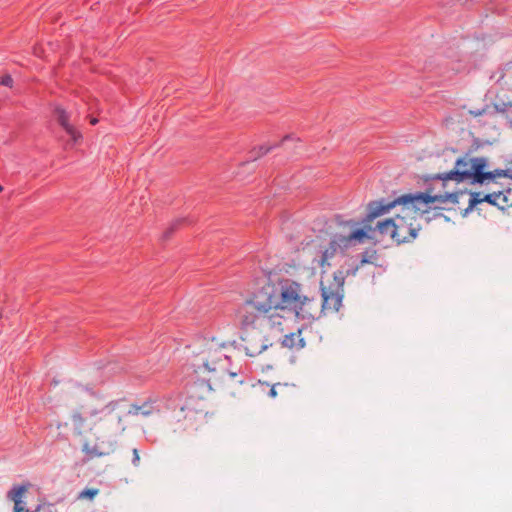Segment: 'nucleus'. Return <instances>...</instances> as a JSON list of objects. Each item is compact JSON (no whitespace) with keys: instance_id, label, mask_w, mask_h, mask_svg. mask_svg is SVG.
<instances>
[{"instance_id":"2","label":"nucleus","mask_w":512,"mask_h":512,"mask_svg":"<svg viewBox=\"0 0 512 512\" xmlns=\"http://www.w3.org/2000/svg\"><path fill=\"white\" fill-rule=\"evenodd\" d=\"M286 312L307 320L315 319L319 312L317 302L303 293L299 283L289 279L262 286L241 306L238 318L246 328L259 326L282 332Z\"/></svg>"},{"instance_id":"9","label":"nucleus","mask_w":512,"mask_h":512,"mask_svg":"<svg viewBox=\"0 0 512 512\" xmlns=\"http://www.w3.org/2000/svg\"><path fill=\"white\" fill-rule=\"evenodd\" d=\"M373 220H368V214L363 220V226H354V230H363L366 236L363 238V243L366 240L384 239L386 237L395 241V223L394 218H388L383 221H378L375 226H372Z\"/></svg>"},{"instance_id":"14","label":"nucleus","mask_w":512,"mask_h":512,"mask_svg":"<svg viewBox=\"0 0 512 512\" xmlns=\"http://www.w3.org/2000/svg\"><path fill=\"white\" fill-rule=\"evenodd\" d=\"M55 114H56L58 123L63 127V129L65 131L67 129H70V127L72 125L69 123V120H68L69 117H68V114L66 113V111L64 109L58 107L55 110Z\"/></svg>"},{"instance_id":"7","label":"nucleus","mask_w":512,"mask_h":512,"mask_svg":"<svg viewBox=\"0 0 512 512\" xmlns=\"http://www.w3.org/2000/svg\"><path fill=\"white\" fill-rule=\"evenodd\" d=\"M357 222L348 220L340 224V232L333 235L329 246L324 250L322 257L319 261L321 267L329 265V260L332 259L339 251H344L356 244L363 243V238L366 236L363 230H354Z\"/></svg>"},{"instance_id":"8","label":"nucleus","mask_w":512,"mask_h":512,"mask_svg":"<svg viewBox=\"0 0 512 512\" xmlns=\"http://www.w3.org/2000/svg\"><path fill=\"white\" fill-rule=\"evenodd\" d=\"M346 273L342 270L336 271L333 280L329 284L321 282L322 305L321 312L324 314L338 312L344 296V282Z\"/></svg>"},{"instance_id":"20","label":"nucleus","mask_w":512,"mask_h":512,"mask_svg":"<svg viewBox=\"0 0 512 512\" xmlns=\"http://www.w3.org/2000/svg\"><path fill=\"white\" fill-rule=\"evenodd\" d=\"M12 83H13V79H12V77L10 75H5L1 79V84L4 85V86L11 87Z\"/></svg>"},{"instance_id":"12","label":"nucleus","mask_w":512,"mask_h":512,"mask_svg":"<svg viewBox=\"0 0 512 512\" xmlns=\"http://www.w3.org/2000/svg\"><path fill=\"white\" fill-rule=\"evenodd\" d=\"M511 190H494V206L501 210L512 206V200L510 199Z\"/></svg>"},{"instance_id":"27","label":"nucleus","mask_w":512,"mask_h":512,"mask_svg":"<svg viewBox=\"0 0 512 512\" xmlns=\"http://www.w3.org/2000/svg\"><path fill=\"white\" fill-rule=\"evenodd\" d=\"M2 190H3V187L0 185V192H2Z\"/></svg>"},{"instance_id":"17","label":"nucleus","mask_w":512,"mask_h":512,"mask_svg":"<svg viewBox=\"0 0 512 512\" xmlns=\"http://www.w3.org/2000/svg\"><path fill=\"white\" fill-rule=\"evenodd\" d=\"M66 132L70 135L74 142H78L82 138L81 133L77 131L73 126H71L70 129H67Z\"/></svg>"},{"instance_id":"18","label":"nucleus","mask_w":512,"mask_h":512,"mask_svg":"<svg viewBox=\"0 0 512 512\" xmlns=\"http://www.w3.org/2000/svg\"><path fill=\"white\" fill-rule=\"evenodd\" d=\"M501 79L504 80L506 84L512 79V63L505 70L504 74L501 76Z\"/></svg>"},{"instance_id":"24","label":"nucleus","mask_w":512,"mask_h":512,"mask_svg":"<svg viewBox=\"0 0 512 512\" xmlns=\"http://www.w3.org/2000/svg\"><path fill=\"white\" fill-rule=\"evenodd\" d=\"M269 395L271 397H276L277 396V391H276V385L272 386L270 391H269Z\"/></svg>"},{"instance_id":"16","label":"nucleus","mask_w":512,"mask_h":512,"mask_svg":"<svg viewBox=\"0 0 512 512\" xmlns=\"http://www.w3.org/2000/svg\"><path fill=\"white\" fill-rule=\"evenodd\" d=\"M99 494L97 488H86L79 493L78 499L81 500H93Z\"/></svg>"},{"instance_id":"6","label":"nucleus","mask_w":512,"mask_h":512,"mask_svg":"<svg viewBox=\"0 0 512 512\" xmlns=\"http://www.w3.org/2000/svg\"><path fill=\"white\" fill-rule=\"evenodd\" d=\"M357 222L348 220L340 224V232L333 235L329 246L324 250L322 257L319 261L321 267L329 265V260L332 259L339 251H344L356 244L363 243V238L366 236L363 230H354Z\"/></svg>"},{"instance_id":"15","label":"nucleus","mask_w":512,"mask_h":512,"mask_svg":"<svg viewBox=\"0 0 512 512\" xmlns=\"http://www.w3.org/2000/svg\"><path fill=\"white\" fill-rule=\"evenodd\" d=\"M27 489L25 486H17L14 487L9 493L8 497L16 503V501H22Z\"/></svg>"},{"instance_id":"11","label":"nucleus","mask_w":512,"mask_h":512,"mask_svg":"<svg viewBox=\"0 0 512 512\" xmlns=\"http://www.w3.org/2000/svg\"><path fill=\"white\" fill-rule=\"evenodd\" d=\"M461 194L463 193V196H460L458 198V202H460V199L463 198L464 196H466L467 194H469V200H468V207L465 209V211H469V210H472L476 205L482 203V202H487L491 205H494V191L484 195L483 197L481 196L480 193H467L465 191H461L460 192Z\"/></svg>"},{"instance_id":"23","label":"nucleus","mask_w":512,"mask_h":512,"mask_svg":"<svg viewBox=\"0 0 512 512\" xmlns=\"http://www.w3.org/2000/svg\"><path fill=\"white\" fill-rule=\"evenodd\" d=\"M180 222H181V220H176V222H175V223H173V225L171 226V228L165 232V234H164V235H165V237H168V236H169V234L172 232V230H173V229H174V228H175V227H176Z\"/></svg>"},{"instance_id":"21","label":"nucleus","mask_w":512,"mask_h":512,"mask_svg":"<svg viewBox=\"0 0 512 512\" xmlns=\"http://www.w3.org/2000/svg\"><path fill=\"white\" fill-rule=\"evenodd\" d=\"M132 462H133L134 466H138L139 463H140L139 451L136 448L133 449V460H132Z\"/></svg>"},{"instance_id":"25","label":"nucleus","mask_w":512,"mask_h":512,"mask_svg":"<svg viewBox=\"0 0 512 512\" xmlns=\"http://www.w3.org/2000/svg\"><path fill=\"white\" fill-rule=\"evenodd\" d=\"M90 122H91V124L95 125L98 122V119L92 118Z\"/></svg>"},{"instance_id":"10","label":"nucleus","mask_w":512,"mask_h":512,"mask_svg":"<svg viewBox=\"0 0 512 512\" xmlns=\"http://www.w3.org/2000/svg\"><path fill=\"white\" fill-rule=\"evenodd\" d=\"M242 341L244 350L250 357L258 356L268 348L267 340L260 333L248 334Z\"/></svg>"},{"instance_id":"22","label":"nucleus","mask_w":512,"mask_h":512,"mask_svg":"<svg viewBox=\"0 0 512 512\" xmlns=\"http://www.w3.org/2000/svg\"><path fill=\"white\" fill-rule=\"evenodd\" d=\"M13 511L14 512H23L24 511V507L22 506V501H16V503H14V508H13Z\"/></svg>"},{"instance_id":"13","label":"nucleus","mask_w":512,"mask_h":512,"mask_svg":"<svg viewBox=\"0 0 512 512\" xmlns=\"http://www.w3.org/2000/svg\"><path fill=\"white\" fill-rule=\"evenodd\" d=\"M282 345L290 349L303 348L305 346V341L301 337V331L299 330L296 333H290L288 335H285L282 340Z\"/></svg>"},{"instance_id":"19","label":"nucleus","mask_w":512,"mask_h":512,"mask_svg":"<svg viewBox=\"0 0 512 512\" xmlns=\"http://www.w3.org/2000/svg\"><path fill=\"white\" fill-rule=\"evenodd\" d=\"M269 151H270V147L260 146L258 148L257 154L253 157V159L256 160L258 157H261V156L267 154Z\"/></svg>"},{"instance_id":"5","label":"nucleus","mask_w":512,"mask_h":512,"mask_svg":"<svg viewBox=\"0 0 512 512\" xmlns=\"http://www.w3.org/2000/svg\"><path fill=\"white\" fill-rule=\"evenodd\" d=\"M487 166V158L472 157L469 154H465L456 160L455 166L451 171L439 175L438 178L443 181H469L472 184H497L495 181L497 178H504L508 176V171L503 169L485 171Z\"/></svg>"},{"instance_id":"4","label":"nucleus","mask_w":512,"mask_h":512,"mask_svg":"<svg viewBox=\"0 0 512 512\" xmlns=\"http://www.w3.org/2000/svg\"><path fill=\"white\" fill-rule=\"evenodd\" d=\"M234 350L231 344L211 339L194 354L191 365L196 373L207 380L211 389L213 386L219 388L227 381L233 382L238 376V372L232 367Z\"/></svg>"},{"instance_id":"26","label":"nucleus","mask_w":512,"mask_h":512,"mask_svg":"<svg viewBox=\"0 0 512 512\" xmlns=\"http://www.w3.org/2000/svg\"><path fill=\"white\" fill-rule=\"evenodd\" d=\"M368 261L366 259H362L361 260V265H363L364 263H367Z\"/></svg>"},{"instance_id":"3","label":"nucleus","mask_w":512,"mask_h":512,"mask_svg":"<svg viewBox=\"0 0 512 512\" xmlns=\"http://www.w3.org/2000/svg\"><path fill=\"white\" fill-rule=\"evenodd\" d=\"M463 193H446L444 195H430L428 193L405 194L393 201L383 200L370 202L367 206L368 220H374L379 216L388 213L396 206H401V213L394 217L395 242L397 244L409 242L415 239L420 229L417 218L428 212L430 204L439 202H458Z\"/></svg>"},{"instance_id":"1","label":"nucleus","mask_w":512,"mask_h":512,"mask_svg":"<svg viewBox=\"0 0 512 512\" xmlns=\"http://www.w3.org/2000/svg\"><path fill=\"white\" fill-rule=\"evenodd\" d=\"M69 395L78 405L70 414V424L74 435L82 441V451L89 457L107 456L116 450L127 430L125 416L148 417L153 413L149 402L132 404L128 409L119 400L99 405V395L80 384L73 386Z\"/></svg>"}]
</instances>
